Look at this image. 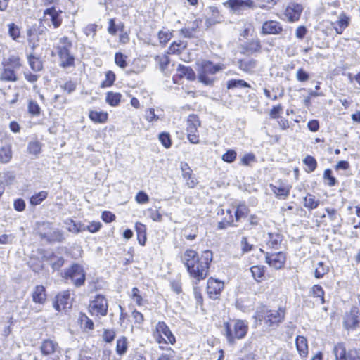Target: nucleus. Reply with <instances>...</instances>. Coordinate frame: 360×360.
Masks as SVG:
<instances>
[{
	"label": "nucleus",
	"instance_id": "f257e3e1",
	"mask_svg": "<svg viewBox=\"0 0 360 360\" xmlns=\"http://www.w3.org/2000/svg\"><path fill=\"white\" fill-rule=\"evenodd\" d=\"M212 260V252L210 250L202 252L199 257L195 250H186L182 256V261L190 276L198 281L207 276Z\"/></svg>",
	"mask_w": 360,
	"mask_h": 360
},
{
	"label": "nucleus",
	"instance_id": "f03ea898",
	"mask_svg": "<svg viewBox=\"0 0 360 360\" xmlns=\"http://www.w3.org/2000/svg\"><path fill=\"white\" fill-rule=\"evenodd\" d=\"M255 318L269 328H275L283 322L285 319V310L279 308L277 310H270L262 308L257 311Z\"/></svg>",
	"mask_w": 360,
	"mask_h": 360
},
{
	"label": "nucleus",
	"instance_id": "7ed1b4c3",
	"mask_svg": "<svg viewBox=\"0 0 360 360\" xmlns=\"http://www.w3.org/2000/svg\"><path fill=\"white\" fill-rule=\"evenodd\" d=\"M225 68L224 64H214L210 61H203L198 72V80L205 85H212L214 82V75Z\"/></svg>",
	"mask_w": 360,
	"mask_h": 360
},
{
	"label": "nucleus",
	"instance_id": "20e7f679",
	"mask_svg": "<svg viewBox=\"0 0 360 360\" xmlns=\"http://www.w3.org/2000/svg\"><path fill=\"white\" fill-rule=\"evenodd\" d=\"M72 46V44L67 37L60 39L56 49L63 68L74 66L75 58L70 51Z\"/></svg>",
	"mask_w": 360,
	"mask_h": 360
},
{
	"label": "nucleus",
	"instance_id": "39448f33",
	"mask_svg": "<svg viewBox=\"0 0 360 360\" xmlns=\"http://www.w3.org/2000/svg\"><path fill=\"white\" fill-rule=\"evenodd\" d=\"M226 337L230 343H233L235 338H244L248 331V326L242 321H234L226 323Z\"/></svg>",
	"mask_w": 360,
	"mask_h": 360
},
{
	"label": "nucleus",
	"instance_id": "423d86ee",
	"mask_svg": "<svg viewBox=\"0 0 360 360\" xmlns=\"http://www.w3.org/2000/svg\"><path fill=\"white\" fill-rule=\"evenodd\" d=\"M108 302L104 296L98 295L89 306V311L92 315L105 316L108 312Z\"/></svg>",
	"mask_w": 360,
	"mask_h": 360
},
{
	"label": "nucleus",
	"instance_id": "0eeeda50",
	"mask_svg": "<svg viewBox=\"0 0 360 360\" xmlns=\"http://www.w3.org/2000/svg\"><path fill=\"white\" fill-rule=\"evenodd\" d=\"M64 277L71 279L76 286L82 285L85 281V274L81 266L74 264L65 271Z\"/></svg>",
	"mask_w": 360,
	"mask_h": 360
},
{
	"label": "nucleus",
	"instance_id": "6e6552de",
	"mask_svg": "<svg viewBox=\"0 0 360 360\" xmlns=\"http://www.w3.org/2000/svg\"><path fill=\"white\" fill-rule=\"evenodd\" d=\"M41 351L43 355L52 356L53 359H59L61 355V349L58 344L52 340H44L41 345Z\"/></svg>",
	"mask_w": 360,
	"mask_h": 360
},
{
	"label": "nucleus",
	"instance_id": "1a4fd4ad",
	"mask_svg": "<svg viewBox=\"0 0 360 360\" xmlns=\"http://www.w3.org/2000/svg\"><path fill=\"white\" fill-rule=\"evenodd\" d=\"M63 11L55 7L48 8L44 11L43 20L49 21L54 28L59 27L63 22Z\"/></svg>",
	"mask_w": 360,
	"mask_h": 360
},
{
	"label": "nucleus",
	"instance_id": "9d476101",
	"mask_svg": "<svg viewBox=\"0 0 360 360\" xmlns=\"http://www.w3.org/2000/svg\"><path fill=\"white\" fill-rule=\"evenodd\" d=\"M155 336H158L160 338L162 339V341L165 343L169 342L173 345L176 341L175 337L172 333L168 326L163 321H159L157 323ZM157 340L160 343L161 342V340H159L158 338H157Z\"/></svg>",
	"mask_w": 360,
	"mask_h": 360
},
{
	"label": "nucleus",
	"instance_id": "9b49d317",
	"mask_svg": "<svg viewBox=\"0 0 360 360\" xmlns=\"http://www.w3.org/2000/svg\"><path fill=\"white\" fill-rule=\"evenodd\" d=\"M334 354L336 360H360V356L356 349L347 352L342 344H338L334 347Z\"/></svg>",
	"mask_w": 360,
	"mask_h": 360
},
{
	"label": "nucleus",
	"instance_id": "f8f14e48",
	"mask_svg": "<svg viewBox=\"0 0 360 360\" xmlns=\"http://www.w3.org/2000/svg\"><path fill=\"white\" fill-rule=\"evenodd\" d=\"M224 5L231 8L233 12L240 13L243 11L252 8L255 6L252 0H227Z\"/></svg>",
	"mask_w": 360,
	"mask_h": 360
},
{
	"label": "nucleus",
	"instance_id": "ddd939ff",
	"mask_svg": "<svg viewBox=\"0 0 360 360\" xmlns=\"http://www.w3.org/2000/svg\"><path fill=\"white\" fill-rule=\"evenodd\" d=\"M266 262L275 269H282L286 261V256L284 252H278L275 253L266 254Z\"/></svg>",
	"mask_w": 360,
	"mask_h": 360
},
{
	"label": "nucleus",
	"instance_id": "4468645a",
	"mask_svg": "<svg viewBox=\"0 0 360 360\" xmlns=\"http://www.w3.org/2000/svg\"><path fill=\"white\" fill-rule=\"evenodd\" d=\"M224 284L218 279L210 278L207 281V292L210 298L216 299L224 289Z\"/></svg>",
	"mask_w": 360,
	"mask_h": 360
},
{
	"label": "nucleus",
	"instance_id": "2eb2a0df",
	"mask_svg": "<svg viewBox=\"0 0 360 360\" xmlns=\"http://www.w3.org/2000/svg\"><path fill=\"white\" fill-rule=\"evenodd\" d=\"M181 169L182 177L186 181V186L191 188H195L198 184V181L189 165L186 162H181Z\"/></svg>",
	"mask_w": 360,
	"mask_h": 360
},
{
	"label": "nucleus",
	"instance_id": "dca6fc26",
	"mask_svg": "<svg viewBox=\"0 0 360 360\" xmlns=\"http://www.w3.org/2000/svg\"><path fill=\"white\" fill-rule=\"evenodd\" d=\"M351 18L345 13L342 12L338 16V20L335 22H331V26L335 30L338 34L343 33L344 30L349 25Z\"/></svg>",
	"mask_w": 360,
	"mask_h": 360
},
{
	"label": "nucleus",
	"instance_id": "f3484780",
	"mask_svg": "<svg viewBox=\"0 0 360 360\" xmlns=\"http://www.w3.org/2000/svg\"><path fill=\"white\" fill-rule=\"evenodd\" d=\"M54 307L58 311L65 310L71 306L70 294L69 291H63L56 297Z\"/></svg>",
	"mask_w": 360,
	"mask_h": 360
},
{
	"label": "nucleus",
	"instance_id": "a211bd4d",
	"mask_svg": "<svg viewBox=\"0 0 360 360\" xmlns=\"http://www.w3.org/2000/svg\"><path fill=\"white\" fill-rule=\"evenodd\" d=\"M303 11V6L297 3L290 4L285 9V15L290 22L299 20Z\"/></svg>",
	"mask_w": 360,
	"mask_h": 360
},
{
	"label": "nucleus",
	"instance_id": "6ab92c4d",
	"mask_svg": "<svg viewBox=\"0 0 360 360\" xmlns=\"http://www.w3.org/2000/svg\"><path fill=\"white\" fill-rule=\"evenodd\" d=\"M283 30L281 24L275 20H268L263 23L262 27V34H278Z\"/></svg>",
	"mask_w": 360,
	"mask_h": 360
},
{
	"label": "nucleus",
	"instance_id": "aec40b11",
	"mask_svg": "<svg viewBox=\"0 0 360 360\" xmlns=\"http://www.w3.org/2000/svg\"><path fill=\"white\" fill-rule=\"evenodd\" d=\"M43 33V29H37L34 27L27 30V40L32 49H34L39 46V42Z\"/></svg>",
	"mask_w": 360,
	"mask_h": 360
},
{
	"label": "nucleus",
	"instance_id": "412c9836",
	"mask_svg": "<svg viewBox=\"0 0 360 360\" xmlns=\"http://www.w3.org/2000/svg\"><path fill=\"white\" fill-rule=\"evenodd\" d=\"M283 240V236L278 230L268 233L266 238V245L273 249H278Z\"/></svg>",
	"mask_w": 360,
	"mask_h": 360
},
{
	"label": "nucleus",
	"instance_id": "4be33fe9",
	"mask_svg": "<svg viewBox=\"0 0 360 360\" xmlns=\"http://www.w3.org/2000/svg\"><path fill=\"white\" fill-rule=\"evenodd\" d=\"M32 300L35 303L44 304L46 300L45 288L43 285H37L32 292Z\"/></svg>",
	"mask_w": 360,
	"mask_h": 360
},
{
	"label": "nucleus",
	"instance_id": "5701e85b",
	"mask_svg": "<svg viewBox=\"0 0 360 360\" xmlns=\"http://www.w3.org/2000/svg\"><path fill=\"white\" fill-rule=\"evenodd\" d=\"M296 347L301 357L304 358L308 354V344L307 339L303 336H297L295 340Z\"/></svg>",
	"mask_w": 360,
	"mask_h": 360
},
{
	"label": "nucleus",
	"instance_id": "b1692460",
	"mask_svg": "<svg viewBox=\"0 0 360 360\" xmlns=\"http://www.w3.org/2000/svg\"><path fill=\"white\" fill-rule=\"evenodd\" d=\"M13 157L12 147L10 144H6L0 148V162L8 163Z\"/></svg>",
	"mask_w": 360,
	"mask_h": 360
},
{
	"label": "nucleus",
	"instance_id": "393cba45",
	"mask_svg": "<svg viewBox=\"0 0 360 360\" xmlns=\"http://www.w3.org/2000/svg\"><path fill=\"white\" fill-rule=\"evenodd\" d=\"M200 125L198 117L195 115H190L187 120V133L197 134L198 127Z\"/></svg>",
	"mask_w": 360,
	"mask_h": 360
},
{
	"label": "nucleus",
	"instance_id": "a878e982",
	"mask_svg": "<svg viewBox=\"0 0 360 360\" xmlns=\"http://www.w3.org/2000/svg\"><path fill=\"white\" fill-rule=\"evenodd\" d=\"M360 316L354 314L350 313L347 314L344 319V326L347 329H352L357 326L359 322Z\"/></svg>",
	"mask_w": 360,
	"mask_h": 360
},
{
	"label": "nucleus",
	"instance_id": "bb28decb",
	"mask_svg": "<svg viewBox=\"0 0 360 360\" xmlns=\"http://www.w3.org/2000/svg\"><path fill=\"white\" fill-rule=\"evenodd\" d=\"M177 75L180 78L186 77L188 80H193L195 78L194 71L190 67L179 65L177 68Z\"/></svg>",
	"mask_w": 360,
	"mask_h": 360
},
{
	"label": "nucleus",
	"instance_id": "cd10ccee",
	"mask_svg": "<svg viewBox=\"0 0 360 360\" xmlns=\"http://www.w3.org/2000/svg\"><path fill=\"white\" fill-rule=\"evenodd\" d=\"M67 229L72 233H78L79 232L85 231V224L80 222L77 223L72 219H67L65 221Z\"/></svg>",
	"mask_w": 360,
	"mask_h": 360
},
{
	"label": "nucleus",
	"instance_id": "c85d7f7f",
	"mask_svg": "<svg viewBox=\"0 0 360 360\" xmlns=\"http://www.w3.org/2000/svg\"><path fill=\"white\" fill-rule=\"evenodd\" d=\"M89 117L94 122L105 123L108 120V115L107 112L91 110Z\"/></svg>",
	"mask_w": 360,
	"mask_h": 360
},
{
	"label": "nucleus",
	"instance_id": "c756f323",
	"mask_svg": "<svg viewBox=\"0 0 360 360\" xmlns=\"http://www.w3.org/2000/svg\"><path fill=\"white\" fill-rule=\"evenodd\" d=\"M272 187V191L274 194H276L277 196L282 197V198H286L289 193H290V187L288 185H283L280 184L279 185H273Z\"/></svg>",
	"mask_w": 360,
	"mask_h": 360
},
{
	"label": "nucleus",
	"instance_id": "7c9ffc66",
	"mask_svg": "<svg viewBox=\"0 0 360 360\" xmlns=\"http://www.w3.org/2000/svg\"><path fill=\"white\" fill-rule=\"evenodd\" d=\"M121 98V94L108 91L106 94L105 101L111 106H117L120 103Z\"/></svg>",
	"mask_w": 360,
	"mask_h": 360
},
{
	"label": "nucleus",
	"instance_id": "2f4dec72",
	"mask_svg": "<svg viewBox=\"0 0 360 360\" xmlns=\"http://www.w3.org/2000/svg\"><path fill=\"white\" fill-rule=\"evenodd\" d=\"M261 43L258 39H252L245 46L246 52L248 53H259L261 52Z\"/></svg>",
	"mask_w": 360,
	"mask_h": 360
},
{
	"label": "nucleus",
	"instance_id": "473e14b6",
	"mask_svg": "<svg viewBox=\"0 0 360 360\" xmlns=\"http://www.w3.org/2000/svg\"><path fill=\"white\" fill-rule=\"evenodd\" d=\"M257 61L253 59L250 60H240L238 61L239 68L243 71H251L256 67Z\"/></svg>",
	"mask_w": 360,
	"mask_h": 360
},
{
	"label": "nucleus",
	"instance_id": "72a5a7b5",
	"mask_svg": "<svg viewBox=\"0 0 360 360\" xmlns=\"http://www.w3.org/2000/svg\"><path fill=\"white\" fill-rule=\"evenodd\" d=\"M136 231L137 232L139 242L141 245H143L145 244L146 236V228L145 225L140 222L136 223L135 225Z\"/></svg>",
	"mask_w": 360,
	"mask_h": 360
},
{
	"label": "nucleus",
	"instance_id": "f704fd0d",
	"mask_svg": "<svg viewBox=\"0 0 360 360\" xmlns=\"http://www.w3.org/2000/svg\"><path fill=\"white\" fill-rule=\"evenodd\" d=\"M124 28V25L122 22L115 24L113 19H110L108 21V32L112 35H115L120 31H122Z\"/></svg>",
	"mask_w": 360,
	"mask_h": 360
},
{
	"label": "nucleus",
	"instance_id": "c9c22d12",
	"mask_svg": "<svg viewBox=\"0 0 360 360\" xmlns=\"http://www.w3.org/2000/svg\"><path fill=\"white\" fill-rule=\"evenodd\" d=\"M329 271V268L326 266L323 262H319L317 263L315 271H314V276L316 278H322L325 274H326Z\"/></svg>",
	"mask_w": 360,
	"mask_h": 360
},
{
	"label": "nucleus",
	"instance_id": "e433bc0d",
	"mask_svg": "<svg viewBox=\"0 0 360 360\" xmlns=\"http://www.w3.org/2000/svg\"><path fill=\"white\" fill-rule=\"evenodd\" d=\"M319 205V201L316 200L311 194H307L304 198V206L309 210L315 209Z\"/></svg>",
	"mask_w": 360,
	"mask_h": 360
},
{
	"label": "nucleus",
	"instance_id": "4c0bfd02",
	"mask_svg": "<svg viewBox=\"0 0 360 360\" xmlns=\"http://www.w3.org/2000/svg\"><path fill=\"white\" fill-rule=\"evenodd\" d=\"M27 151L30 154L38 155L41 151V143L38 141H30L27 146Z\"/></svg>",
	"mask_w": 360,
	"mask_h": 360
},
{
	"label": "nucleus",
	"instance_id": "58836bf2",
	"mask_svg": "<svg viewBox=\"0 0 360 360\" xmlns=\"http://www.w3.org/2000/svg\"><path fill=\"white\" fill-rule=\"evenodd\" d=\"M48 196V193L45 191H41L30 198V204L32 205H38L44 201Z\"/></svg>",
	"mask_w": 360,
	"mask_h": 360
},
{
	"label": "nucleus",
	"instance_id": "ea45409f",
	"mask_svg": "<svg viewBox=\"0 0 360 360\" xmlns=\"http://www.w3.org/2000/svg\"><path fill=\"white\" fill-rule=\"evenodd\" d=\"M311 295L314 297L319 298L321 304H323L325 302L324 300V290L323 288L319 285H314L310 291Z\"/></svg>",
	"mask_w": 360,
	"mask_h": 360
},
{
	"label": "nucleus",
	"instance_id": "a19ab883",
	"mask_svg": "<svg viewBox=\"0 0 360 360\" xmlns=\"http://www.w3.org/2000/svg\"><path fill=\"white\" fill-rule=\"evenodd\" d=\"M186 47V42L182 41H179V42L174 41L170 45V46L169 48L168 53H172V54L179 53H181V51L185 49Z\"/></svg>",
	"mask_w": 360,
	"mask_h": 360
},
{
	"label": "nucleus",
	"instance_id": "79ce46f5",
	"mask_svg": "<svg viewBox=\"0 0 360 360\" xmlns=\"http://www.w3.org/2000/svg\"><path fill=\"white\" fill-rule=\"evenodd\" d=\"M127 349V340L125 337H121L117 340L116 352L118 354L122 355Z\"/></svg>",
	"mask_w": 360,
	"mask_h": 360
},
{
	"label": "nucleus",
	"instance_id": "37998d69",
	"mask_svg": "<svg viewBox=\"0 0 360 360\" xmlns=\"http://www.w3.org/2000/svg\"><path fill=\"white\" fill-rule=\"evenodd\" d=\"M1 79L5 81L13 82L17 79V77L13 69L5 68L1 75Z\"/></svg>",
	"mask_w": 360,
	"mask_h": 360
},
{
	"label": "nucleus",
	"instance_id": "c03bdc74",
	"mask_svg": "<svg viewBox=\"0 0 360 360\" xmlns=\"http://www.w3.org/2000/svg\"><path fill=\"white\" fill-rule=\"evenodd\" d=\"M30 68L34 71H40L42 69V63L39 58L30 55L28 57Z\"/></svg>",
	"mask_w": 360,
	"mask_h": 360
},
{
	"label": "nucleus",
	"instance_id": "a18cd8bd",
	"mask_svg": "<svg viewBox=\"0 0 360 360\" xmlns=\"http://www.w3.org/2000/svg\"><path fill=\"white\" fill-rule=\"evenodd\" d=\"M304 164L307 167L306 171L309 173L313 172L316 168L317 162L315 158L311 155H307L303 160Z\"/></svg>",
	"mask_w": 360,
	"mask_h": 360
},
{
	"label": "nucleus",
	"instance_id": "49530a36",
	"mask_svg": "<svg viewBox=\"0 0 360 360\" xmlns=\"http://www.w3.org/2000/svg\"><path fill=\"white\" fill-rule=\"evenodd\" d=\"M130 297L137 305L142 306L143 304L144 300L140 294V290L137 288L134 287L132 288Z\"/></svg>",
	"mask_w": 360,
	"mask_h": 360
},
{
	"label": "nucleus",
	"instance_id": "de8ad7c7",
	"mask_svg": "<svg viewBox=\"0 0 360 360\" xmlns=\"http://www.w3.org/2000/svg\"><path fill=\"white\" fill-rule=\"evenodd\" d=\"M49 264L54 270H58L64 264L62 257L52 255L49 259Z\"/></svg>",
	"mask_w": 360,
	"mask_h": 360
},
{
	"label": "nucleus",
	"instance_id": "09e8293b",
	"mask_svg": "<svg viewBox=\"0 0 360 360\" xmlns=\"http://www.w3.org/2000/svg\"><path fill=\"white\" fill-rule=\"evenodd\" d=\"M172 33L167 29H163L158 32V39L160 43L166 44L172 38Z\"/></svg>",
	"mask_w": 360,
	"mask_h": 360
},
{
	"label": "nucleus",
	"instance_id": "8fccbe9b",
	"mask_svg": "<svg viewBox=\"0 0 360 360\" xmlns=\"http://www.w3.org/2000/svg\"><path fill=\"white\" fill-rule=\"evenodd\" d=\"M115 80V75L112 71H108L105 73V79L101 84V87H110L111 86Z\"/></svg>",
	"mask_w": 360,
	"mask_h": 360
},
{
	"label": "nucleus",
	"instance_id": "3c124183",
	"mask_svg": "<svg viewBox=\"0 0 360 360\" xmlns=\"http://www.w3.org/2000/svg\"><path fill=\"white\" fill-rule=\"evenodd\" d=\"M145 118L149 122H155L160 120V116L155 112V109L150 108L145 111Z\"/></svg>",
	"mask_w": 360,
	"mask_h": 360
},
{
	"label": "nucleus",
	"instance_id": "603ef678",
	"mask_svg": "<svg viewBox=\"0 0 360 360\" xmlns=\"http://www.w3.org/2000/svg\"><path fill=\"white\" fill-rule=\"evenodd\" d=\"M8 34L13 40H17L20 35V31L18 26L14 23H10L8 25Z\"/></svg>",
	"mask_w": 360,
	"mask_h": 360
},
{
	"label": "nucleus",
	"instance_id": "864d4df0",
	"mask_svg": "<svg viewBox=\"0 0 360 360\" xmlns=\"http://www.w3.org/2000/svg\"><path fill=\"white\" fill-rule=\"evenodd\" d=\"M79 321L82 326L86 329L92 330L94 328V322L85 314H79Z\"/></svg>",
	"mask_w": 360,
	"mask_h": 360
},
{
	"label": "nucleus",
	"instance_id": "5fc2aeb1",
	"mask_svg": "<svg viewBox=\"0 0 360 360\" xmlns=\"http://www.w3.org/2000/svg\"><path fill=\"white\" fill-rule=\"evenodd\" d=\"M236 87H250V85L243 79H231L227 82L228 89Z\"/></svg>",
	"mask_w": 360,
	"mask_h": 360
},
{
	"label": "nucleus",
	"instance_id": "6e6d98bb",
	"mask_svg": "<svg viewBox=\"0 0 360 360\" xmlns=\"http://www.w3.org/2000/svg\"><path fill=\"white\" fill-rule=\"evenodd\" d=\"M127 57L122 53H116L115 55V63L121 68H125L127 66Z\"/></svg>",
	"mask_w": 360,
	"mask_h": 360
},
{
	"label": "nucleus",
	"instance_id": "4d7b16f0",
	"mask_svg": "<svg viewBox=\"0 0 360 360\" xmlns=\"http://www.w3.org/2000/svg\"><path fill=\"white\" fill-rule=\"evenodd\" d=\"M248 209L244 205H240L234 211L236 221H239L241 218L245 217L248 214Z\"/></svg>",
	"mask_w": 360,
	"mask_h": 360
},
{
	"label": "nucleus",
	"instance_id": "13d9d810",
	"mask_svg": "<svg viewBox=\"0 0 360 360\" xmlns=\"http://www.w3.org/2000/svg\"><path fill=\"white\" fill-rule=\"evenodd\" d=\"M236 156V152L233 149H230L222 155L221 159L226 162L231 163L235 161Z\"/></svg>",
	"mask_w": 360,
	"mask_h": 360
},
{
	"label": "nucleus",
	"instance_id": "bf43d9fd",
	"mask_svg": "<svg viewBox=\"0 0 360 360\" xmlns=\"http://www.w3.org/2000/svg\"><path fill=\"white\" fill-rule=\"evenodd\" d=\"M251 273L254 278L259 281L264 276V271L262 267L254 266L250 269Z\"/></svg>",
	"mask_w": 360,
	"mask_h": 360
},
{
	"label": "nucleus",
	"instance_id": "052dcab7",
	"mask_svg": "<svg viewBox=\"0 0 360 360\" xmlns=\"http://www.w3.org/2000/svg\"><path fill=\"white\" fill-rule=\"evenodd\" d=\"M28 111L33 115H39L41 112V108L37 102L30 101L28 104Z\"/></svg>",
	"mask_w": 360,
	"mask_h": 360
},
{
	"label": "nucleus",
	"instance_id": "680f3d73",
	"mask_svg": "<svg viewBox=\"0 0 360 360\" xmlns=\"http://www.w3.org/2000/svg\"><path fill=\"white\" fill-rule=\"evenodd\" d=\"M159 140L161 143L166 148H169L171 146V140L169 134L167 133H162L159 135Z\"/></svg>",
	"mask_w": 360,
	"mask_h": 360
},
{
	"label": "nucleus",
	"instance_id": "e2e57ef3",
	"mask_svg": "<svg viewBox=\"0 0 360 360\" xmlns=\"http://www.w3.org/2000/svg\"><path fill=\"white\" fill-rule=\"evenodd\" d=\"M135 200L139 204H145L148 202L149 197L145 192L139 191L136 194Z\"/></svg>",
	"mask_w": 360,
	"mask_h": 360
},
{
	"label": "nucleus",
	"instance_id": "0e129e2a",
	"mask_svg": "<svg viewBox=\"0 0 360 360\" xmlns=\"http://www.w3.org/2000/svg\"><path fill=\"white\" fill-rule=\"evenodd\" d=\"M115 337V332L113 330L106 329L103 333V339L106 342H111Z\"/></svg>",
	"mask_w": 360,
	"mask_h": 360
},
{
	"label": "nucleus",
	"instance_id": "69168bd1",
	"mask_svg": "<svg viewBox=\"0 0 360 360\" xmlns=\"http://www.w3.org/2000/svg\"><path fill=\"white\" fill-rule=\"evenodd\" d=\"M155 59L158 62L161 70H164L169 62L167 55L158 56Z\"/></svg>",
	"mask_w": 360,
	"mask_h": 360
},
{
	"label": "nucleus",
	"instance_id": "338daca9",
	"mask_svg": "<svg viewBox=\"0 0 360 360\" xmlns=\"http://www.w3.org/2000/svg\"><path fill=\"white\" fill-rule=\"evenodd\" d=\"M101 227V224L99 221H91L89 225H85V231H89L91 233H96L99 231Z\"/></svg>",
	"mask_w": 360,
	"mask_h": 360
},
{
	"label": "nucleus",
	"instance_id": "774afa93",
	"mask_svg": "<svg viewBox=\"0 0 360 360\" xmlns=\"http://www.w3.org/2000/svg\"><path fill=\"white\" fill-rule=\"evenodd\" d=\"M175 352L172 349H168L158 359V360H173L175 357Z\"/></svg>",
	"mask_w": 360,
	"mask_h": 360
}]
</instances>
